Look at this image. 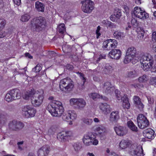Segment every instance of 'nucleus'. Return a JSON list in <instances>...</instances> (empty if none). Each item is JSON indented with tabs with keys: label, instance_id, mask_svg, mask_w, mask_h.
I'll return each instance as SVG.
<instances>
[{
	"label": "nucleus",
	"instance_id": "nucleus-38",
	"mask_svg": "<svg viewBox=\"0 0 156 156\" xmlns=\"http://www.w3.org/2000/svg\"><path fill=\"white\" fill-rule=\"evenodd\" d=\"M84 136L87 139H89V140L93 141L94 139L95 138V136L91 132L85 134Z\"/></svg>",
	"mask_w": 156,
	"mask_h": 156
},
{
	"label": "nucleus",
	"instance_id": "nucleus-58",
	"mask_svg": "<svg viewBox=\"0 0 156 156\" xmlns=\"http://www.w3.org/2000/svg\"><path fill=\"white\" fill-rule=\"evenodd\" d=\"M147 99L148 100L149 103L150 104H151L154 102V100L153 99L151 98L149 96H147Z\"/></svg>",
	"mask_w": 156,
	"mask_h": 156
},
{
	"label": "nucleus",
	"instance_id": "nucleus-29",
	"mask_svg": "<svg viewBox=\"0 0 156 156\" xmlns=\"http://www.w3.org/2000/svg\"><path fill=\"white\" fill-rule=\"evenodd\" d=\"M137 32L138 34V38L140 40L142 39L144 34V30L141 28H138L137 29Z\"/></svg>",
	"mask_w": 156,
	"mask_h": 156
},
{
	"label": "nucleus",
	"instance_id": "nucleus-64",
	"mask_svg": "<svg viewBox=\"0 0 156 156\" xmlns=\"http://www.w3.org/2000/svg\"><path fill=\"white\" fill-rule=\"evenodd\" d=\"M4 5V4L2 0H0V8H2Z\"/></svg>",
	"mask_w": 156,
	"mask_h": 156
},
{
	"label": "nucleus",
	"instance_id": "nucleus-12",
	"mask_svg": "<svg viewBox=\"0 0 156 156\" xmlns=\"http://www.w3.org/2000/svg\"><path fill=\"white\" fill-rule=\"evenodd\" d=\"M131 149L129 151L130 154L133 156H144L142 147L141 145L132 146Z\"/></svg>",
	"mask_w": 156,
	"mask_h": 156
},
{
	"label": "nucleus",
	"instance_id": "nucleus-34",
	"mask_svg": "<svg viewBox=\"0 0 156 156\" xmlns=\"http://www.w3.org/2000/svg\"><path fill=\"white\" fill-rule=\"evenodd\" d=\"M83 122L88 126L91 125L93 122V120L92 119L87 117H84L82 119Z\"/></svg>",
	"mask_w": 156,
	"mask_h": 156
},
{
	"label": "nucleus",
	"instance_id": "nucleus-17",
	"mask_svg": "<svg viewBox=\"0 0 156 156\" xmlns=\"http://www.w3.org/2000/svg\"><path fill=\"white\" fill-rule=\"evenodd\" d=\"M50 148L48 145H45L40 147L37 151L38 156H47L49 153Z\"/></svg>",
	"mask_w": 156,
	"mask_h": 156
},
{
	"label": "nucleus",
	"instance_id": "nucleus-7",
	"mask_svg": "<svg viewBox=\"0 0 156 156\" xmlns=\"http://www.w3.org/2000/svg\"><path fill=\"white\" fill-rule=\"evenodd\" d=\"M70 105L73 106L77 109L83 110L86 105L85 101L83 98H72L69 100Z\"/></svg>",
	"mask_w": 156,
	"mask_h": 156
},
{
	"label": "nucleus",
	"instance_id": "nucleus-57",
	"mask_svg": "<svg viewBox=\"0 0 156 156\" xmlns=\"http://www.w3.org/2000/svg\"><path fill=\"white\" fill-rule=\"evenodd\" d=\"M14 3L17 5H19L21 3V0H12Z\"/></svg>",
	"mask_w": 156,
	"mask_h": 156
},
{
	"label": "nucleus",
	"instance_id": "nucleus-9",
	"mask_svg": "<svg viewBox=\"0 0 156 156\" xmlns=\"http://www.w3.org/2000/svg\"><path fill=\"white\" fill-rule=\"evenodd\" d=\"M132 15L140 19H145L149 17L148 14L144 9L138 6L134 8Z\"/></svg>",
	"mask_w": 156,
	"mask_h": 156
},
{
	"label": "nucleus",
	"instance_id": "nucleus-22",
	"mask_svg": "<svg viewBox=\"0 0 156 156\" xmlns=\"http://www.w3.org/2000/svg\"><path fill=\"white\" fill-rule=\"evenodd\" d=\"M155 132L151 129H147L144 131L143 132L144 135L146 138L152 139L155 136Z\"/></svg>",
	"mask_w": 156,
	"mask_h": 156
},
{
	"label": "nucleus",
	"instance_id": "nucleus-55",
	"mask_svg": "<svg viewBox=\"0 0 156 156\" xmlns=\"http://www.w3.org/2000/svg\"><path fill=\"white\" fill-rule=\"evenodd\" d=\"M6 33L4 31H0V38H2L6 36Z\"/></svg>",
	"mask_w": 156,
	"mask_h": 156
},
{
	"label": "nucleus",
	"instance_id": "nucleus-42",
	"mask_svg": "<svg viewBox=\"0 0 156 156\" xmlns=\"http://www.w3.org/2000/svg\"><path fill=\"white\" fill-rule=\"evenodd\" d=\"M6 24L5 21L3 19H0V29H2Z\"/></svg>",
	"mask_w": 156,
	"mask_h": 156
},
{
	"label": "nucleus",
	"instance_id": "nucleus-33",
	"mask_svg": "<svg viewBox=\"0 0 156 156\" xmlns=\"http://www.w3.org/2000/svg\"><path fill=\"white\" fill-rule=\"evenodd\" d=\"M73 147L75 151L76 152L80 151L82 148L81 144L79 142H76L73 144Z\"/></svg>",
	"mask_w": 156,
	"mask_h": 156
},
{
	"label": "nucleus",
	"instance_id": "nucleus-54",
	"mask_svg": "<svg viewBox=\"0 0 156 156\" xmlns=\"http://www.w3.org/2000/svg\"><path fill=\"white\" fill-rule=\"evenodd\" d=\"M110 19L113 22L117 21L118 20L114 14L111 15L110 16Z\"/></svg>",
	"mask_w": 156,
	"mask_h": 156
},
{
	"label": "nucleus",
	"instance_id": "nucleus-52",
	"mask_svg": "<svg viewBox=\"0 0 156 156\" xmlns=\"http://www.w3.org/2000/svg\"><path fill=\"white\" fill-rule=\"evenodd\" d=\"M136 74V72L134 70L128 72L127 76L129 77H132Z\"/></svg>",
	"mask_w": 156,
	"mask_h": 156
},
{
	"label": "nucleus",
	"instance_id": "nucleus-2",
	"mask_svg": "<svg viewBox=\"0 0 156 156\" xmlns=\"http://www.w3.org/2000/svg\"><path fill=\"white\" fill-rule=\"evenodd\" d=\"M153 61V58L151 55L147 53L143 54L140 59L141 67L144 70H147L152 68Z\"/></svg>",
	"mask_w": 156,
	"mask_h": 156
},
{
	"label": "nucleus",
	"instance_id": "nucleus-35",
	"mask_svg": "<svg viewBox=\"0 0 156 156\" xmlns=\"http://www.w3.org/2000/svg\"><path fill=\"white\" fill-rule=\"evenodd\" d=\"M114 37L116 39L121 38L125 37V34L123 32L115 31L113 34Z\"/></svg>",
	"mask_w": 156,
	"mask_h": 156
},
{
	"label": "nucleus",
	"instance_id": "nucleus-19",
	"mask_svg": "<svg viewBox=\"0 0 156 156\" xmlns=\"http://www.w3.org/2000/svg\"><path fill=\"white\" fill-rule=\"evenodd\" d=\"M95 131L100 135V138L101 140L105 139V133L106 132V129L102 125H98L95 128Z\"/></svg>",
	"mask_w": 156,
	"mask_h": 156
},
{
	"label": "nucleus",
	"instance_id": "nucleus-28",
	"mask_svg": "<svg viewBox=\"0 0 156 156\" xmlns=\"http://www.w3.org/2000/svg\"><path fill=\"white\" fill-rule=\"evenodd\" d=\"M35 91L33 90V91L32 90L29 92H26L23 95V98L26 100H28L30 99L31 101V98L34 95V94Z\"/></svg>",
	"mask_w": 156,
	"mask_h": 156
},
{
	"label": "nucleus",
	"instance_id": "nucleus-43",
	"mask_svg": "<svg viewBox=\"0 0 156 156\" xmlns=\"http://www.w3.org/2000/svg\"><path fill=\"white\" fill-rule=\"evenodd\" d=\"M77 73L79 74L80 77V79L82 80L83 82V83L82 84V86H83L84 85L85 82L86 81V79L85 78L84 75L83 73H80L79 72H77Z\"/></svg>",
	"mask_w": 156,
	"mask_h": 156
},
{
	"label": "nucleus",
	"instance_id": "nucleus-37",
	"mask_svg": "<svg viewBox=\"0 0 156 156\" xmlns=\"http://www.w3.org/2000/svg\"><path fill=\"white\" fill-rule=\"evenodd\" d=\"M30 18V16L29 14H25L21 16L20 20L23 22H26L29 20Z\"/></svg>",
	"mask_w": 156,
	"mask_h": 156
},
{
	"label": "nucleus",
	"instance_id": "nucleus-47",
	"mask_svg": "<svg viewBox=\"0 0 156 156\" xmlns=\"http://www.w3.org/2000/svg\"><path fill=\"white\" fill-rule=\"evenodd\" d=\"M102 23L107 27H110L112 26V23L107 20H103Z\"/></svg>",
	"mask_w": 156,
	"mask_h": 156
},
{
	"label": "nucleus",
	"instance_id": "nucleus-11",
	"mask_svg": "<svg viewBox=\"0 0 156 156\" xmlns=\"http://www.w3.org/2000/svg\"><path fill=\"white\" fill-rule=\"evenodd\" d=\"M22 113L23 115L26 118L32 117L35 115L36 111L32 106L26 105L22 107Z\"/></svg>",
	"mask_w": 156,
	"mask_h": 156
},
{
	"label": "nucleus",
	"instance_id": "nucleus-60",
	"mask_svg": "<svg viewBox=\"0 0 156 156\" xmlns=\"http://www.w3.org/2000/svg\"><path fill=\"white\" fill-rule=\"evenodd\" d=\"M152 39L153 40H156V32H154L152 35Z\"/></svg>",
	"mask_w": 156,
	"mask_h": 156
},
{
	"label": "nucleus",
	"instance_id": "nucleus-51",
	"mask_svg": "<svg viewBox=\"0 0 156 156\" xmlns=\"http://www.w3.org/2000/svg\"><path fill=\"white\" fill-rule=\"evenodd\" d=\"M151 84L154 85L156 84V76L152 77L150 78V83Z\"/></svg>",
	"mask_w": 156,
	"mask_h": 156
},
{
	"label": "nucleus",
	"instance_id": "nucleus-27",
	"mask_svg": "<svg viewBox=\"0 0 156 156\" xmlns=\"http://www.w3.org/2000/svg\"><path fill=\"white\" fill-rule=\"evenodd\" d=\"M122 100L123 101L122 106L125 109H129L130 108V104L126 96H124L122 97Z\"/></svg>",
	"mask_w": 156,
	"mask_h": 156
},
{
	"label": "nucleus",
	"instance_id": "nucleus-1",
	"mask_svg": "<svg viewBox=\"0 0 156 156\" xmlns=\"http://www.w3.org/2000/svg\"><path fill=\"white\" fill-rule=\"evenodd\" d=\"M47 109L52 116L55 117H60L64 112L62 103L56 100L51 101L48 104Z\"/></svg>",
	"mask_w": 156,
	"mask_h": 156
},
{
	"label": "nucleus",
	"instance_id": "nucleus-36",
	"mask_svg": "<svg viewBox=\"0 0 156 156\" xmlns=\"http://www.w3.org/2000/svg\"><path fill=\"white\" fill-rule=\"evenodd\" d=\"M58 30L59 33L63 34L66 31V27L64 23L59 24L58 27Z\"/></svg>",
	"mask_w": 156,
	"mask_h": 156
},
{
	"label": "nucleus",
	"instance_id": "nucleus-56",
	"mask_svg": "<svg viewBox=\"0 0 156 156\" xmlns=\"http://www.w3.org/2000/svg\"><path fill=\"white\" fill-rule=\"evenodd\" d=\"M135 88H141L143 87V85L141 84L137 83L134 85Z\"/></svg>",
	"mask_w": 156,
	"mask_h": 156
},
{
	"label": "nucleus",
	"instance_id": "nucleus-4",
	"mask_svg": "<svg viewBox=\"0 0 156 156\" xmlns=\"http://www.w3.org/2000/svg\"><path fill=\"white\" fill-rule=\"evenodd\" d=\"M131 61L133 64L138 61L136 50L133 47H130L127 49L126 53V55L124 60V62L125 64H127Z\"/></svg>",
	"mask_w": 156,
	"mask_h": 156
},
{
	"label": "nucleus",
	"instance_id": "nucleus-26",
	"mask_svg": "<svg viewBox=\"0 0 156 156\" xmlns=\"http://www.w3.org/2000/svg\"><path fill=\"white\" fill-rule=\"evenodd\" d=\"M35 8L38 12H44V5L39 1H37L35 3Z\"/></svg>",
	"mask_w": 156,
	"mask_h": 156
},
{
	"label": "nucleus",
	"instance_id": "nucleus-6",
	"mask_svg": "<svg viewBox=\"0 0 156 156\" xmlns=\"http://www.w3.org/2000/svg\"><path fill=\"white\" fill-rule=\"evenodd\" d=\"M31 24L36 31H39L45 27L46 21L44 17L40 16L33 19L31 21Z\"/></svg>",
	"mask_w": 156,
	"mask_h": 156
},
{
	"label": "nucleus",
	"instance_id": "nucleus-46",
	"mask_svg": "<svg viewBox=\"0 0 156 156\" xmlns=\"http://www.w3.org/2000/svg\"><path fill=\"white\" fill-rule=\"evenodd\" d=\"M62 119L63 120L68 121L70 120V118L68 115V112L66 114H63L62 116Z\"/></svg>",
	"mask_w": 156,
	"mask_h": 156
},
{
	"label": "nucleus",
	"instance_id": "nucleus-25",
	"mask_svg": "<svg viewBox=\"0 0 156 156\" xmlns=\"http://www.w3.org/2000/svg\"><path fill=\"white\" fill-rule=\"evenodd\" d=\"M103 89L106 93H110L113 92L115 88L112 86L110 83L107 82L104 83Z\"/></svg>",
	"mask_w": 156,
	"mask_h": 156
},
{
	"label": "nucleus",
	"instance_id": "nucleus-10",
	"mask_svg": "<svg viewBox=\"0 0 156 156\" xmlns=\"http://www.w3.org/2000/svg\"><path fill=\"white\" fill-rule=\"evenodd\" d=\"M137 119L138 126L140 129H144L149 126V121L147 117L142 114H139Z\"/></svg>",
	"mask_w": 156,
	"mask_h": 156
},
{
	"label": "nucleus",
	"instance_id": "nucleus-32",
	"mask_svg": "<svg viewBox=\"0 0 156 156\" xmlns=\"http://www.w3.org/2000/svg\"><path fill=\"white\" fill-rule=\"evenodd\" d=\"M103 69L105 73L107 74L109 73L112 70V66L108 64H106Z\"/></svg>",
	"mask_w": 156,
	"mask_h": 156
},
{
	"label": "nucleus",
	"instance_id": "nucleus-24",
	"mask_svg": "<svg viewBox=\"0 0 156 156\" xmlns=\"http://www.w3.org/2000/svg\"><path fill=\"white\" fill-rule=\"evenodd\" d=\"M119 112L118 111L112 112L110 115V120L112 122H116L119 119Z\"/></svg>",
	"mask_w": 156,
	"mask_h": 156
},
{
	"label": "nucleus",
	"instance_id": "nucleus-30",
	"mask_svg": "<svg viewBox=\"0 0 156 156\" xmlns=\"http://www.w3.org/2000/svg\"><path fill=\"white\" fill-rule=\"evenodd\" d=\"M68 115L70 118V119L72 120L76 119L77 117V115L75 112L73 110L69 111L68 112Z\"/></svg>",
	"mask_w": 156,
	"mask_h": 156
},
{
	"label": "nucleus",
	"instance_id": "nucleus-40",
	"mask_svg": "<svg viewBox=\"0 0 156 156\" xmlns=\"http://www.w3.org/2000/svg\"><path fill=\"white\" fill-rule=\"evenodd\" d=\"M83 141L84 144L86 146H89L92 144V141L89 140V139H87L85 138L83 136Z\"/></svg>",
	"mask_w": 156,
	"mask_h": 156
},
{
	"label": "nucleus",
	"instance_id": "nucleus-45",
	"mask_svg": "<svg viewBox=\"0 0 156 156\" xmlns=\"http://www.w3.org/2000/svg\"><path fill=\"white\" fill-rule=\"evenodd\" d=\"M138 80L140 82H143L146 81L147 80V76L146 75H144L143 76L140 77L138 78Z\"/></svg>",
	"mask_w": 156,
	"mask_h": 156
},
{
	"label": "nucleus",
	"instance_id": "nucleus-13",
	"mask_svg": "<svg viewBox=\"0 0 156 156\" xmlns=\"http://www.w3.org/2000/svg\"><path fill=\"white\" fill-rule=\"evenodd\" d=\"M82 9L86 13L91 12L94 9V3L90 0H85L82 2Z\"/></svg>",
	"mask_w": 156,
	"mask_h": 156
},
{
	"label": "nucleus",
	"instance_id": "nucleus-15",
	"mask_svg": "<svg viewBox=\"0 0 156 156\" xmlns=\"http://www.w3.org/2000/svg\"><path fill=\"white\" fill-rule=\"evenodd\" d=\"M73 136V133L71 131H62L58 134L57 138L62 142H65Z\"/></svg>",
	"mask_w": 156,
	"mask_h": 156
},
{
	"label": "nucleus",
	"instance_id": "nucleus-21",
	"mask_svg": "<svg viewBox=\"0 0 156 156\" xmlns=\"http://www.w3.org/2000/svg\"><path fill=\"white\" fill-rule=\"evenodd\" d=\"M114 129L117 135L120 136H123L127 133L126 128L122 126H116L114 127Z\"/></svg>",
	"mask_w": 156,
	"mask_h": 156
},
{
	"label": "nucleus",
	"instance_id": "nucleus-50",
	"mask_svg": "<svg viewBox=\"0 0 156 156\" xmlns=\"http://www.w3.org/2000/svg\"><path fill=\"white\" fill-rule=\"evenodd\" d=\"M116 12L114 14L116 16V18H117L118 19H119L121 16L122 15V13L121 11L120 10L117 9V10H116Z\"/></svg>",
	"mask_w": 156,
	"mask_h": 156
},
{
	"label": "nucleus",
	"instance_id": "nucleus-5",
	"mask_svg": "<svg viewBox=\"0 0 156 156\" xmlns=\"http://www.w3.org/2000/svg\"><path fill=\"white\" fill-rule=\"evenodd\" d=\"M42 90L35 91L31 98V103L35 107H38L42 103L44 98Z\"/></svg>",
	"mask_w": 156,
	"mask_h": 156
},
{
	"label": "nucleus",
	"instance_id": "nucleus-59",
	"mask_svg": "<svg viewBox=\"0 0 156 156\" xmlns=\"http://www.w3.org/2000/svg\"><path fill=\"white\" fill-rule=\"evenodd\" d=\"M98 140L97 139H94L92 141V144L94 145H96L98 144Z\"/></svg>",
	"mask_w": 156,
	"mask_h": 156
},
{
	"label": "nucleus",
	"instance_id": "nucleus-16",
	"mask_svg": "<svg viewBox=\"0 0 156 156\" xmlns=\"http://www.w3.org/2000/svg\"><path fill=\"white\" fill-rule=\"evenodd\" d=\"M118 44L117 41L115 39H108L104 42L103 47L107 50L115 48Z\"/></svg>",
	"mask_w": 156,
	"mask_h": 156
},
{
	"label": "nucleus",
	"instance_id": "nucleus-23",
	"mask_svg": "<svg viewBox=\"0 0 156 156\" xmlns=\"http://www.w3.org/2000/svg\"><path fill=\"white\" fill-rule=\"evenodd\" d=\"M131 144L130 140H122L119 142V147L120 150H122L129 147Z\"/></svg>",
	"mask_w": 156,
	"mask_h": 156
},
{
	"label": "nucleus",
	"instance_id": "nucleus-18",
	"mask_svg": "<svg viewBox=\"0 0 156 156\" xmlns=\"http://www.w3.org/2000/svg\"><path fill=\"white\" fill-rule=\"evenodd\" d=\"M122 55L121 51L119 49H112L109 52L108 57L112 59H119Z\"/></svg>",
	"mask_w": 156,
	"mask_h": 156
},
{
	"label": "nucleus",
	"instance_id": "nucleus-53",
	"mask_svg": "<svg viewBox=\"0 0 156 156\" xmlns=\"http://www.w3.org/2000/svg\"><path fill=\"white\" fill-rule=\"evenodd\" d=\"M55 133V130L53 129L52 127H51L48 131V134L49 135L53 134Z\"/></svg>",
	"mask_w": 156,
	"mask_h": 156
},
{
	"label": "nucleus",
	"instance_id": "nucleus-61",
	"mask_svg": "<svg viewBox=\"0 0 156 156\" xmlns=\"http://www.w3.org/2000/svg\"><path fill=\"white\" fill-rule=\"evenodd\" d=\"M25 56L26 57H28V58L30 59L33 58V56L30 55L28 53H27L25 54Z\"/></svg>",
	"mask_w": 156,
	"mask_h": 156
},
{
	"label": "nucleus",
	"instance_id": "nucleus-49",
	"mask_svg": "<svg viewBox=\"0 0 156 156\" xmlns=\"http://www.w3.org/2000/svg\"><path fill=\"white\" fill-rule=\"evenodd\" d=\"M133 100L134 103L136 105L141 102V99L138 97L136 96L134 97Z\"/></svg>",
	"mask_w": 156,
	"mask_h": 156
},
{
	"label": "nucleus",
	"instance_id": "nucleus-3",
	"mask_svg": "<svg viewBox=\"0 0 156 156\" xmlns=\"http://www.w3.org/2000/svg\"><path fill=\"white\" fill-rule=\"evenodd\" d=\"M59 85L60 90L62 91L69 92L73 90L74 83L70 78L67 77L61 80Z\"/></svg>",
	"mask_w": 156,
	"mask_h": 156
},
{
	"label": "nucleus",
	"instance_id": "nucleus-14",
	"mask_svg": "<svg viewBox=\"0 0 156 156\" xmlns=\"http://www.w3.org/2000/svg\"><path fill=\"white\" fill-rule=\"evenodd\" d=\"M8 126L10 129L17 131L23 129L24 127V125L19 121L13 120L9 122Z\"/></svg>",
	"mask_w": 156,
	"mask_h": 156
},
{
	"label": "nucleus",
	"instance_id": "nucleus-44",
	"mask_svg": "<svg viewBox=\"0 0 156 156\" xmlns=\"http://www.w3.org/2000/svg\"><path fill=\"white\" fill-rule=\"evenodd\" d=\"M115 94L116 97L117 99L118 100H120V99L122 100V97H121V96L120 95V92L118 90H115Z\"/></svg>",
	"mask_w": 156,
	"mask_h": 156
},
{
	"label": "nucleus",
	"instance_id": "nucleus-31",
	"mask_svg": "<svg viewBox=\"0 0 156 156\" xmlns=\"http://www.w3.org/2000/svg\"><path fill=\"white\" fill-rule=\"evenodd\" d=\"M127 125L129 128L132 131L135 132L137 131V127L131 121H129L127 122Z\"/></svg>",
	"mask_w": 156,
	"mask_h": 156
},
{
	"label": "nucleus",
	"instance_id": "nucleus-39",
	"mask_svg": "<svg viewBox=\"0 0 156 156\" xmlns=\"http://www.w3.org/2000/svg\"><path fill=\"white\" fill-rule=\"evenodd\" d=\"M90 97L93 100L97 98H102L103 97L102 95L100 96L99 94L96 93H93L90 94Z\"/></svg>",
	"mask_w": 156,
	"mask_h": 156
},
{
	"label": "nucleus",
	"instance_id": "nucleus-20",
	"mask_svg": "<svg viewBox=\"0 0 156 156\" xmlns=\"http://www.w3.org/2000/svg\"><path fill=\"white\" fill-rule=\"evenodd\" d=\"M99 107L102 113L105 115L109 113L111 110L110 105L107 103H101Z\"/></svg>",
	"mask_w": 156,
	"mask_h": 156
},
{
	"label": "nucleus",
	"instance_id": "nucleus-8",
	"mask_svg": "<svg viewBox=\"0 0 156 156\" xmlns=\"http://www.w3.org/2000/svg\"><path fill=\"white\" fill-rule=\"evenodd\" d=\"M21 97L20 90L16 89L9 91L6 94L5 99L8 102L12 101L14 100L19 99Z\"/></svg>",
	"mask_w": 156,
	"mask_h": 156
},
{
	"label": "nucleus",
	"instance_id": "nucleus-41",
	"mask_svg": "<svg viewBox=\"0 0 156 156\" xmlns=\"http://www.w3.org/2000/svg\"><path fill=\"white\" fill-rule=\"evenodd\" d=\"M41 65L38 64L34 68L32 69V71L34 72H39L41 69Z\"/></svg>",
	"mask_w": 156,
	"mask_h": 156
},
{
	"label": "nucleus",
	"instance_id": "nucleus-62",
	"mask_svg": "<svg viewBox=\"0 0 156 156\" xmlns=\"http://www.w3.org/2000/svg\"><path fill=\"white\" fill-rule=\"evenodd\" d=\"M106 57V55L104 54H101L100 55L99 58V60L101 59H105V57Z\"/></svg>",
	"mask_w": 156,
	"mask_h": 156
},
{
	"label": "nucleus",
	"instance_id": "nucleus-48",
	"mask_svg": "<svg viewBox=\"0 0 156 156\" xmlns=\"http://www.w3.org/2000/svg\"><path fill=\"white\" fill-rule=\"evenodd\" d=\"M136 106L140 111H142L144 107V105L141 102L136 105Z\"/></svg>",
	"mask_w": 156,
	"mask_h": 156
},
{
	"label": "nucleus",
	"instance_id": "nucleus-63",
	"mask_svg": "<svg viewBox=\"0 0 156 156\" xmlns=\"http://www.w3.org/2000/svg\"><path fill=\"white\" fill-rule=\"evenodd\" d=\"M108 156H118L114 152H111L109 154Z\"/></svg>",
	"mask_w": 156,
	"mask_h": 156
}]
</instances>
